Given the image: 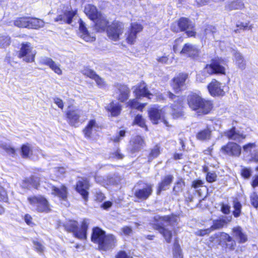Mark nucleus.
<instances>
[{"mask_svg":"<svg viewBox=\"0 0 258 258\" xmlns=\"http://www.w3.org/2000/svg\"><path fill=\"white\" fill-rule=\"evenodd\" d=\"M154 220L156 222L154 229L159 231L167 243H170L172 236V231L166 227L170 226L173 227L176 225L179 220L178 217L174 215L164 216L157 215L154 217Z\"/></svg>","mask_w":258,"mask_h":258,"instance_id":"obj_1","label":"nucleus"},{"mask_svg":"<svg viewBox=\"0 0 258 258\" xmlns=\"http://www.w3.org/2000/svg\"><path fill=\"white\" fill-rule=\"evenodd\" d=\"M187 101L189 108L199 115L208 114L213 107L211 100L202 97L197 93H190L187 96Z\"/></svg>","mask_w":258,"mask_h":258,"instance_id":"obj_2","label":"nucleus"},{"mask_svg":"<svg viewBox=\"0 0 258 258\" xmlns=\"http://www.w3.org/2000/svg\"><path fill=\"white\" fill-rule=\"evenodd\" d=\"M224 61L222 58L213 59L210 64H208L204 68L203 72L197 75V81L199 82H204L207 76L205 74L207 73L209 75L213 74H225V69L223 66Z\"/></svg>","mask_w":258,"mask_h":258,"instance_id":"obj_3","label":"nucleus"},{"mask_svg":"<svg viewBox=\"0 0 258 258\" xmlns=\"http://www.w3.org/2000/svg\"><path fill=\"white\" fill-rule=\"evenodd\" d=\"M28 201L32 207L38 212L48 213L51 209L48 201L42 196L29 197Z\"/></svg>","mask_w":258,"mask_h":258,"instance_id":"obj_4","label":"nucleus"},{"mask_svg":"<svg viewBox=\"0 0 258 258\" xmlns=\"http://www.w3.org/2000/svg\"><path fill=\"white\" fill-rule=\"evenodd\" d=\"M124 24L120 22H113L109 25L106 30L107 35L108 38L113 41L119 40L120 36L123 32Z\"/></svg>","mask_w":258,"mask_h":258,"instance_id":"obj_5","label":"nucleus"},{"mask_svg":"<svg viewBox=\"0 0 258 258\" xmlns=\"http://www.w3.org/2000/svg\"><path fill=\"white\" fill-rule=\"evenodd\" d=\"M36 53L35 50L33 49L30 43L26 42L22 44L18 56L19 58H23L24 61L30 62L34 61Z\"/></svg>","mask_w":258,"mask_h":258,"instance_id":"obj_6","label":"nucleus"},{"mask_svg":"<svg viewBox=\"0 0 258 258\" xmlns=\"http://www.w3.org/2000/svg\"><path fill=\"white\" fill-rule=\"evenodd\" d=\"M224 88V85L215 79H213L208 85L209 93L212 96H223L225 94Z\"/></svg>","mask_w":258,"mask_h":258,"instance_id":"obj_7","label":"nucleus"},{"mask_svg":"<svg viewBox=\"0 0 258 258\" xmlns=\"http://www.w3.org/2000/svg\"><path fill=\"white\" fill-rule=\"evenodd\" d=\"M50 188L51 189V194L57 197L62 201L61 204L66 207L69 206V204L67 201V188L66 186L62 185L60 188H58L54 185H51Z\"/></svg>","mask_w":258,"mask_h":258,"instance_id":"obj_8","label":"nucleus"},{"mask_svg":"<svg viewBox=\"0 0 258 258\" xmlns=\"http://www.w3.org/2000/svg\"><path fill=\"white\" fill-rule=\"evenodd\" d=\"M150 119L154 124H157L160 120L163 122L166 126H169L168 122L164 118V112L162 109L152 108L149 112Z\"/></svg>","mask_w":258,"mask_h":258,"instance_id":"obj_9","label":"nucleus"},{"mask_svg":"<svg viewBox=\"0 0 258 258\" xmlns=\"http://www.w3.org/2000/svg\"><path fill=\"white\" fill-rule=\"evenodd\" d=\"M153 192V186L151 184H145L140 188L135 191L136 198L141 200H147Z\"/></svg>","mask_w":258,"mask_h":258,"instance_id":"obj_10","label":"nucleus"},{"mask_svg":"<svg viewBox=\"0 0 258 258\" xmlns=\"http://www.w3.org/2000/svg\"><path fill=\"white\" fill-rule=\"evenodd\" d=\"M168 96L169 98L172 99H175V103L177 102V104H172V115L174 118H178L182 115V101L179 97H176L170 92H168Z\"/></svg>","mask_w":258,"mask_h":258,"instance_id":"obj_11","label":"nucleus"},{"mask_svg":"<svg viewBox=\"0 0 258 258\" xmlns=\"http://www.w3.org/2000/svg\"><path fill=\"white\" fill-rule=\"evenodd\" d=\"M90 187L89 181L85 179H81L79 180L76 184V190L82 196L85 202H86L88 199V191Z\"/></svg>","mask_w":258,"mask_h":258,"instance_id":"obj_12","label":"nucleus"},{"mask_svg":"<svg viewBox=\"0 0 258 258\" xmlns=\"http://www.w3.org/2000/svg\"><path fill=\"white\" fill-rule=\"evenodd\" d=\"M178 25L181 31H186L188 37L195 36L196 32L194 29V25L188 19L185 18L180 19Z\"/></svg>","mask_w":258,"mask_h":258,"instance_id":"obj_13","label":"nucleus"},{"mask_svg":"<svg viewBox=\"0 0 258 258\" xmlns=\"http://www.w3.org/2000/svg\"><path fill=\"white\" fill-rule=\"evenodd\" d=\"M241 147L236 143L229 142L222 147V151L230 156H239L241 154Z\"/></svg>","mask_w":258,"mask_h":258,"instance_id":"obj_14","label":"nucleus"},{"mask_svg":"<svg viewBox=\"0 0 258 258\" xmlns=\"http://www.w3.org/2000/svg\"><path fill=\"white\" fill-rule=\"evenodd\" d=\"M179 52L182 55H185L192 58H196L199 55L200 49L195 45L186 43Z\"/></svg>","mask_w":258,"mask_h":258,"instance_id":"obj_15","label":"nucleus"},{"mask_svg":"<svg viewBox=\"0 0 258 258\" xmlns=\"http://www.w3.org/2000/svg\"><path fill=\"white\" fill-rule=\"evenodd\" d=\"M117 240L115 237L112 234L106 235L100 246L99 249L104 251L111 249L116 245Z\"/></svg>","mask_w":258,"mask_h":258,"instance_id":"obj_16","label":"nucleus"},{"mask_svg":"<svg viewBox=\"0 0 258 258\" xmlns=\"http://www.w3.org/2000/svg\"><path fill=\"white\" fill-rule=\"evenodd\" d=\"M187 78V74H180L173 79L172 86L175 92H178L184 88Z\"/></svg>","mask_w":258,"mask_h":258,"instance_id":"obj_17","label":"nucleus"},{"mask_svg":"<svg viewBox=\"0 0 258 258\" xmlns=\"http://www.w3.org/2000/svg\"><path fill=\"white\" fill-rule=\"evenodd\" d=\"M82 114V111L78 109L69 110L67 112V116L69 123L71 125L76 126L80 121L79 119Z\"/></svg>","mask_w":258,"mask_h":258,"instance_id":"obj_18","label":"nucleus"},{"mask_svg":"<svg viewBox=\"0 0 258 258\" xmlns=\"http://www.w3.org/2000/svg\"><path fill=\"white\" fill-rule=\"evenodd\" d=\"M99 126L95 119L89 120L86 127L83 130V133L85 138L87 139H92Z\"/></svg>","mask_w":258,"mask_h":258,"instance_id":"obj_19","label":"nucleus"},{"mask_svg":"<svg viewBox=\"0 0 258 258\" xmlns=\"http://www.w3.org/2000/svg\"><path fill=\"white\" fill-rule=\"evenodd\" d=\"M116 93L118 94L116 98L118 100L121 102H124L128 99L130 91L126 86L117 84L116 85Z\"/></svg>","mask_w":258,"mask_h":258,"instance_id":"obj_20","label":"nucleus"},{"mask_svg":"<svg viewBox=\"0 0 258 258\" xmlns=\"http://www.w3.org/2000/svg\"><path fill=\"white\" fill-rule=\"evenodd\" d=\"M131 151L132 153L138 152L141 150L145 145L144 139L140 136H137L132 139L130 141Z\"/></svg>","mask_w":258,"mask_h":258,"instance_id":"obj_21","label":"nucleus"},{"mask_svg":"<svg viewBox=\"0 0 258 258\" xmlns=\"http://www.w3.org/2000/svg\"><path fill=\"white\" fill-rule=\"evenodd\" d=\"M105 235V232L102 229L98 227L95 228L93 229L91 240L94 243L97 244L99 248Z\"/></svg>","mask_w":258,"mask_h":258,"instance_id":"obj_22","label":"nucleus"},{"mask_svg":"<svg viewBox=\"0 0 258 258\" xmlns=\"http://www.w3.org/2000/svg\"><path fill=\"white\" fill-rule=\"evenodd\" d=\"M75 13L73 11H66L59 14L54 19L55 22H60V23L70 24L72 21L73 18L75 15Z\"/></svg>","mask_w":258,"mask_h":258,"instance_id":"obj_23","label":"nucleus"},{"mask_svg":"<svg viewBox=\"0 0 258 258\" xmlns=\"http://www.w3.org/2000/svg\"><path fill=\"white\" fill-rule=\"evenodd\" d=\"M79 34L83 39L87 42H92L95 40L94 37L90 35L85 25V23L81 19L79 21Z\"/></svg>","mask_w":258,"mask_h":258,"instance_id":"obj_24","label":"nucleus"},{"mask_svg":"<svg viewBox=\"0 0 258 258\" xmlns=\"http://www.w3.org/2000/svg\"><path fill=\"white\" fill-rule=\"evenodd\" d=\"M225 136L230 140L240 142L246 137V135L237 130L235 127H233L231 130L225 132Z\"/></svg>","mask_w":258,"mask_h":258,"instance_id":"obj_25","label":"nucleus"},{"mask_svg":"<svg viewBox=\"0 0 258 258\" xmlns=\"http://www.w3.org/2000/svg\"><path fill=\"white\" fill-rule=\"evenodd\" d=\"M232 54L234 57V61L237 68L241 70H244L246 68V61L242 54L235 50H233Z\"/></svg>","mask_w":258,"mask_h":258,"instance_id":"obj_26","label":"nucleus"},{"mask_svg":"<svg viewBox=\"0 0 258 258\" xmlns=\"http://www.w3.org/2000/svg\"><path fill=\"white\" fill-rule=\"evenodd\" d=\"M40 179L39 177L32 176L29 178H25L22 182L23 188H29L31 187L37 188L39 185Z\"/></svg>","mask_w":258,"mask_h":258,"instance_id":"obj_27","label":"nucleus"},{"mask_svg":"<svg viewBox=\"0 0 258 258\" xmlns=\"http://www.w3.org/2000/svg\"><path fill=\"white\" fill-rule=\"evenodd\" d=\"M135 93L136 97L140 98L141 97H146L150 99V96H152V94L150 93L147 89L146 86L144 83H141L137 86L134 91Z\"/></svg>","mask_w":258,"mask_h":258,"instance_id":"obj_28","label":"nucleus"},{"mask_svg":"<svg viewBox=\"0 0 258 258\" xmlns=\"http://www.w3.org/2000/svg\"><path fill=\"white\" fill-rule=\"evenodd\" d=\"M93 21L95 23V29L98 32L104 31L108 24V20L101 14L97 18H95Z\"/></svg>","mask_w":258,"mask_h":258,"instance_id":"obj_29","label":"nucleus"},{"mask_svg":"<svg viewBox=\"0 0 258 258\" xmlns=\"http://www.w3.org/2000/svg\"><path fill=\"white\" fill-rule=\"evenodd\" d=\"M106 109L110 112L111 116H116L120 113L121 106L117 102L112 101L106 106Z\"/></svg>","mask_w":258,"mask_h":258,"instance_id":"obj_30","label":"nucleus"},{"mask_svg":"<svg viewBox=\"0 0 258 258\" xmlns=\"http://www.w3.org/2000/svg\"><path fill=\"white\" fill-rule=\"evenodd\" d=\"M84 12L86 15L92 21H94L95 18L101 14L100 13L97 11L96 8L91 5H87L85 8Z\"/></svg>","mask_w":258,"mask_h":258,"instance_id":"obj_31","label":"nucleus"},{"mask_svg":"<svg viewBox=\"0 0 258 258\" xmlns=\"http://www.w3.org/2000/svg\"><path fill=\"white\" fill-rule=\"evenodd\" d=\"M233 236L235 238L238 240L240 243H244L247 240L246 235L242 231V228L237 226L232 229Z\"/></svg>","mask_w":258,"mask_h":258,"instance_id":"obj_32","label":"nucleus"},{"mask_svg":"<svg viewBox=\"0 0 258 258\" xmlns=\"http://www.w3.org/2000/svg\"><path fill=\"white\" fill-rule=\"evenodd\" d=\"M173 179V177L171 175L165 176L162 180L161 182L159 184L157 194H159L162 190H165L168 189L169 185L172 182Z\"/></svg>","mask_w":258,"mask_h":258,"instance_id":"obj_33","label":"nucleus"},{"mask_svg":"<svg viewBox=\"0 0 258 258\" xmlns=\"http://www.w3.org/2000/svg\"><path fill=\"white\" fill-rule=\"evenodd\" d=\"M231 216H230L228 217H225V219H221L213 221V224L210 227L212 231L223 228L225 225L231 220Z\"/></svg>","mask_w":258,"mask_h":258,"instance_id":"obj_34","label":"nucleus"},{"mask_svg":"<svg viewBox=\"0 0 258 258\" xmlns=\"http://www.w3.org/2000/svg\"><path fill=\"white\" fill-rule=\"evenodd\" d=\"M244 7V4L242 0H228L226 5V9L231 11L233 10L241 9Z\"/></svg>","mask_w":258,"mask_h":258,"instance_id":"obj_35","label":"nucleus"},{"mask_svg":"<svg viewBox=\"0 0 258 258\" xmlns=\"http://www.w3.org/2000/svg\"><path fill=\"white\" fill-rule=\"evenodd\" d=\"M66 172V170L63 167H55L50 171V177L53 180H56L62 177Z\"/></svg>","mask_w":258,"mask_h":258,"instance_id":"obj_36","label":"nucleus"},{"mask_svg":"<svg viewBox=\"0 0 258 258\" xmlns=\"http://www.w3.org/2000/svg\"><path fill=\"white\" fill-rule=\"evenodd\" d=\"M78 222L75 221H70L65 224L66 229L69 232L73 233L75 237L78 238L79 234V228Z\"/></svg>","mask_w":258,"mask_h":258,"instance_id":"obj_37","label":"nucleus"},{"mask_svg":"<svg viewBox=\"0 0 258 258\" xmlns=\"http://www.w3.org/2000/svg\"><path fill=\"white\" fill-rule=\"evenodd\" d=\"M30 17H23L17 18L14 21V25L18 27L29 28Z\"/></svg>","mask_w":258,"mask_h":258,"instance_id":"obj_38","label":"nucleus"},{"mask_svg":"<svg viewBox=\"0 0 258 258\" xmlns=\"http://www.w3.org/2000/svg\"><path fill=\"white\" fill-rule=\"evenodd\" d=\"M88 225L89 220L86 219H84L82 223L81 229H79V234H77L78 238L83 239L86 238V232Z\"/></svg>","mask_w":258,"mask_h":258,"instance_id":"obj_39","label":"nucleus"},{"mask_svg":"<svg viewBox=\"0 0 258 258\" xmlns=\"http://www.w3.org/2000/svg\"><path fill=\"white\" fill-rule=\"evenodd\" d=\"M44 26L43 20L35 18L30 17L29 28L38 29Z\"/></svg>","mask_w":258,"mask_h":258,"instance_id":"obj_40","label":"nucleus"},{"mask_svg":"<svg viewBox=\"0 0 258 258\" xmlns=\"http://www.w3.org/2000/svg\"><path fill=\"white\" fill-rule=\"evenodd\" d=\"M204 182L201 180H197L192 181V187L197 189V192L198 193L199 196H203L202 190H206V188L203 185Z\"/></svg>","mask_w":258,"mask_h":258,"instance_id":"obj_41","label":"nucleus"},{"mask_svg":"<svg viewBox=\"0 0 258 258\" xmlns=\"http://www.w3.org/2000/svg\"><path fill=\"white\" fill-rule=\"evenodd\" d=\"M211 132L208 128L201 131L197 134V139L201 141L209 140L211 138Z\"/></svg>","mask_w":258,"mask_h":258,"instance_id":"obj_42","label":"nucleus"},{"mask_svg":"<svg viewBox=\"0 0 258 258\" xmlns=\"http://www.w3.org/2000/svg\"><path fill=\"white\" fill-rule=\"evenodd\" d=\"M146 104H140L138 102L136 99L130 100L127 102V106H130L132 108L138 109V110H142V109L145 106Z\"/></svg>","mask_w":258,"mask_h":258,"instance_id":"obj_43","label":"nucleus"},{"mask_svg":"<svg viewBox=\"0 0 258 258\" xmlns=\"http://www.w3.org/2000/svg\"><path fill=\"white\" fill-rule=\"evenodd\" d=\"M247 28L248 29H251V26H249L248 23L244 22H238L236 24V28L234 29L235 33H240L242 31H244Z\"/></svg>","mask_w":258,"mask_h":258,"instance_id":"obj_44","label":"nucleus"},{"mask_svg":"<svg viewBox=\"0 0 258 258\" xmlns=\"http://www.w3.org/2000/svg\"><path fill=\"white\" fill-rule=\"evenodd\" d=\"M241 204L237 200L233 201V208L234 210L233 211V215L235 217H238L241 214Z\"/></svg>","mask_w":258,"mask_h":258,"instance_id":"obj_45","label":"nucleus"},{"mask_svg":"<svg viewBox=\"0 0 258 258\" xmlns=\"http://www.w3.org/2000/svg\"><path fill=\"white\" fill-rule=\"evenodd\" d=\"M160 153V147L157 145L152 149L149 155V161H152L153 159L157 157Z\"/></svg>","mask_w":258,"mask_h":258,"instance_id":"obj_46","label":"nucleus"},{"mask_svg":"<svg viewBox=\"0 0 258 258\" xmlns=\"http://www.w3.org/2000/svg\"><path fill=\"white\" fill-rule=\"evenodd\" d=\"M125 35L126 36V40L128 43L133 44L135 42L137 38V34L129 30Z\"/></svg>","mask_w":258,"mask_h":258,"instance_id":"obj_47","label":"nucleus"},{"mask_svg":"<svg viewBox=\"0 0 258 258\" xmlns=\"http://www.w3.org/2000/svg\"><path fill=\"white\" fill-rule=\"evenodd\" d=\"M143 29V27L141 24L135 22L131 24L130 30L137 34L141 32Z\"/></svg>","mask_w":258,"mask_h":258,"instance_id":"obj_48","label":"nucleus"},{"mask_svg":"<svg viewBox=\"0 0 258 258\" xmlns=\"http://www.w3.org/2000/svg\"><path fill=\"white\" fill-rule=\"evenodd\" d=\"M81 73L83 75L89 77L90 78L93 79L94 77L96 75L95 72L88 68H84L81 70Z\"/></svg>","mask_w":258,"mask_h":258,"instance_id":"obj_49","label":"nucleus"},{"mask_svg":"<svg viewBox=\"0 0 258 258\" xmlns=\"http://www.w3.org/2000/svg\"><path fill=\"white\" fill-rule=\"evenodd\" d=\"M22 156L24 158L28 157L31 153V149L29 144L23 145L21 148Z\"/></svg>","mask_w":258,"mask_h":258,"instance_id":"obj_50","label":"nucleus"},{"mask_svg":"<svg viewBox=\"0 0 258 258\" xmlns=\"http://www.w3.org/2000/svg\"><path fill=\"white\" fill-rule=\"evenodd\" d=\"M184 186V182L182 179H179L176 182L175 185L173 187V191L177 194L182 190Z\"/></svg>","mask_w":258,"mask_h":258,"instance_id":"obj_51","label":"nucleus"},{"mask_svg":"<svg viewBox=\"0 0 258 258\" xmlns=\"http://www.w3.org/2000/svg\"><path fill=\"white\" fill-rule=\"evenodd\" d=\"M10 44V38L8 36H0V47H5L9 46Z\"/></svg>","mask_w":258,"mask_h":258,"instance_id":"obj_52","label":"nucleus"},{"mask_svg":"<svg viewBox=\"0 0 258 258\" xmlns=\"http://www.w3.org/2000/svg\"><path fill=\"white\" fill-rule=\"evenodd\" d=\"M134 123L142 127H145L146 130H147V127L145 125V120L142 115H137L135 118Z\"/></svg>","mask_w":258,"mask_h":258,"instance_id":"obj_53","label":"nucleus"},{"mask_svg":"<svg viewBox=\"0 0 258 258\" xmlns=\"http://www.w3.org/2000/svg\"><path fill=\"white\" fill-rule=\"evenodd\" d=\"M49 68L57 75H61L62 74V71L60 68V65L56 63L55 61H53L52 62Z\"/></svg>","mask_w":258,"mask_h":258,"instance_id":"obj_54","label":"nucleus"},{"mask_svg":"<svg viewBox=\"0 0 258 258\" xmlns=\"http://www.w3.org/2000/svg\"><path fill=\"white\" fill-rule=\"evenodd\" d=\"M173 57L169 58L168 56L164 55L162 56H159L157 58V60L162 63H169L172 62Z\"/></svg>","mask_w":258,"mask_h":258,"instance_id":"obj_55","label":"nucleus"},{"mask_svg":"<svg viewBox=\"0 0 258 258\" xmlns=\"http://www.w3.org/2000/svg\"><path fill=\"white\" fill-rule=\"evenodd\" d=\"M250 202L251 205L254 208L258 207V196L255 192H253L251 194L250 197Z\"/></svg>","mask_w":258,"mask_h":258,"instance_id":"obj_56","label":"nucleus"},{"mask_svg":"<svg viewBox=\"0 0 258 258\" xmlns=\"http://www.w3.org/2000/svg\"><path fill=\"white\" fill-rule=\"evenodd\" d=\"M53 60L48 57L43 56L41 57L39 59V62L42 64L47 66L49 67Z\"/></svg>","mask_w":258,"mask_h":258,"instance_id":"obj_57","label":"nucleus"},{"mask_svg":"<svg viewBox=\"0 0 258 258\" xmlns=\"http://www.w3.org/2000/svg\"><path fill=\"white\" fill-rule=\"evenodd\" d=\"M110 158L115 159H122L123 158V155L120 153V150L117 149L110 154Z\"/></svg>","mask_w":258,"mask_h":258,"instance_id":"obj_58","label":"nucleus"},{"mask_svg":"<svg viewBox=\"0 0 258 258\" xmlns=\"http://www.w3.org/2000/svg\"><path fill=\"white\" fill-rule=\"evenodd\" d=\"M182 41L183 39L181 38H179L175 40L173 46V50L175 53H177L179 51L178 47L182 43Z\"/></svg>","mask_w":258,"mask_h":258,"instance_id":"obj_59","label":"nucleus"},{"mask_svg":"<svg viewBox=\"0 0 258 258\" xmlns=\"http://www.w3.org/2000/svg\"><path fill=\"white\" fill-rule=\"evenodd\" d=\"M95 80L96 82L97 85L100 87L102 88L105 86V83L103 79L100 78L99 76H98L97 74L94 77V78L93 79Z\"/></svg>","mask_w":258,"mask_h":258,"instance_id":"obj_60","label":"nucleus"},{"mask_svg":"<svg viewBox=\"0 0 258 258\" xmlns=\"http://www.w3.org/2000/svg\"><path fill=\"white\" fill-rule=\"evenodd\" d=\"M217 175L215 172H208L207 174L206 179L209 182H213L216 180Z\"/></svg>","mask_w":258,"mask_h":258,"instance_id":"obj_61","label":"nucleus"},{"mask_svg":"<svg viewBox=\"0 0 258 258\" xmlns=\"http://www.w3.org/2000/svg\"><path fill=\"white\" fill-rule=\"evenodd\" d=\"M211 232H212V230L210 227L209 228H207V229H204V230H203V229L198 230L195 232V233L197 235L203 236H205L206 235L209 234Z\"/></svg>","mask_w":258,"mask_h":258,"instance_id":"obj_62","label":"nucleus"},{"mask_svg":"<svg viewBox=\"0 0 258 258\" xmlns=\"http://www.w3.org/2000/svg\"><path fill=\"white\" fill-rule=\"evenodd\" d=\"M8 199L7 194L5 189L0 185V201L7 202Z\"/></svg>","mask_w":258,"mask_h":258,"instance_id":"obj_63","label":"nucleus"},{"mask_svg":"<svg viewBox=\"0 0 258 258\" xmlns=\"http://www.w3.org/2000/svg\"><path fill=\"white\" fill-rule=\"evenodd\" d=\"M217 236H219L221 240L224 241L225 242H227L228 241H230L231 240V237L228 234L224 232L220 233L217 235Z\"/></svg>","mask_w":258,"mask_h":258,"instance_id":"obj_64","label":"nucleus"}]
</instances>
